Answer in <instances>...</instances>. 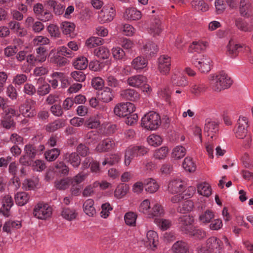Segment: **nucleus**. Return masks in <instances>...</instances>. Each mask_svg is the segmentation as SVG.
I'll return each mask as SVG.
<instances>
[{"mask_svg": "<svg viewBox=\"0 0 253 253\" xmlns=\"http://www.w3.org/2000/svg\"><path fill=\"white\" fill-rule=\"evenodd\" d=\"M37 60L38 62L45 61L47 56V50L43 46H40L36 49Z\"/></svg>", "mask_w": 253, "mask_h": 253, "instance_id": "obj_51", "label": "nucleus"}, {"mask_svg": "<svg viewBox=\"0 0 253 253\" xmlns=\"http://www.w3.org/2000/svg\"><path fill=\"white\" fill-rule=\"evenodd\" d=\"M143 50L145 54L153 56L158 52L157 45L152 42H148L143 46Z\"/></svg>", "mask_w": 253, "mask_h": 253, "instance_id": "obj_32", "label": "nucleus"}, {"mask_svg": "<svg viewBox=\"0 0 253 253\" xmlns=\"http://www.w3.org/2000/svg\"><path fill=\"white\" fill-rule=\"evenodd\" d=\"M148 149L143 146H133L126 149L125 155V164L128 166L135 157L146 155Z\"/></svg>", "mask_w": 253, "mask_h": 253, "instance_id": "obj_4", "label": "nucleus"}, {"mask_svg": "<svg viewBox=\"0 0 253 253\" xmlns=\"http://www.w3.org/2000/svg\"><path fill=\"white\" fill-rule=\"evenodd\" d=\"M211 61L209 58L200 54H194L191 58L192 63L201 73H208L211 70Z\"/></svg>", "mask_w": 253, "mask_h": 253, "instance_id": "obj_6", "label": "nucleus"}, {"mask_svg": "<svg viewBox=\"0 0 253 253\" xmlns=\"http://www.w3.org/2000/svg\"><path fill=\"white\" fill-rule=\"evenodd\" d=\"M161 124V117L155 112H149L141 119V125L142 127L148 130H156Z\"/></svg>", "mask_w": 253, "mask_h": 253, "instance_id": "obj_2", "label": "nucleus"}, {"mask_svg": "<svg viewBox=\"0 0 253 253\" xmlns=\"http://www.w3.org/2000/svg\"><path fill=\"white\" fill-rule=\"evenodd\" d=\"M61 216L65 219L69 221H72L76 218L78 213L76 210L69 208L64 207L61 213Z\"/></svg>", "mask_w": 253, "mask_h": 253, "instance_id": "obj_26", "label": "nucleus"}, {"mask_svg": "<svg viewBox=\"0 0 253 253\" xmlns=\"http://www.w3.org/2000/svg\"><path fill=\"white\" fill-rule=\"evenodd\" d=\"M128 190L129 186L128 185L124 183L121 184L116 188L114 192V195L117 198L120 199L127 193Z\"/></svg>", "mask_w": 253, "mask_h": 253, "instance_id": "obj_39", "label": "nucleus"}, {"mask_svg": "<svg viewBox=\"0 0 253 253\" xmlns=\"http://www.w3.org/2000/svg\"><path fill=\"white\" fill-rule=\"evenodd\" d=\"M46 4L49 7L53 8L55 15H60L63 13L65 10V7L54 0H48L46 1Z\"/></svg>", "mask_w": 253, "mask_h": 253, "instance_id": "obj_21", "label": "nucleus"}, {"mask_svg": "<svg viewBox=\"0 0 253 253\" xmlns=\"http://www.w3.org/2000/svg\"><path fill=\"white\" fill-rule=\"evenodd\" d=\"M131 65L136 70L142 69L147 66V61L142 56H138L133 60Z\"/></svg>", "mask_w": 253, "mask_h": 253, "instance_id": "obj_31", "label": "nucleus"}, {"mask_svg": "<svg viewBox=\"0 0 253 253\" xmlns=\"http://www.w3.org/2000/svg\"><path fill=\"white\" fill-rule=\"evenodd\" d=\"M171 59L166 55H161L158 59V69L163 75H167L170 71Z\"/></svg>", "mask_w": 253, "mask_h": 253, "instance_id": "obj_13", "label": "nucleus"}, {"mask_svg": "<svg viewBox=\"0 0 253 253\" xmlns=\"http://www.w3.org/2000/svg\"><path fill=\"white\" fill-rule=\"evenodd\" d=\"M76 153L80 156L85 157L89 154V148L85 144L80 143L76 148Z\"/></svg>", "mask_w": 253, "mask_h": 253, "instance_id": "obj_57", "label": "nucleus"}, {"mask_svg": "<svg viewBox=\"0 0 253 253\" xmlns=\"http://www.w3.org/2000/svg\"><path fill=\"white\" fill-rule=\"evenodd\" d=\"M172 83L174 85L180 86H185L188 84L186 78L183 76L174 75L171 78Z\"/></svg>", "mask_w": 253, "mask_h": 253, "instance_id": "obj_47", "label": "nucleus"}, {"mask_svg": "<svg viewBox=\"0 0 253 253\" xmlns=\"http://www.w3.org/2000/svg\"><path fill=\"white\" fill-rule=\"evenodd\" d=\"M175 253H189V246L183 241H178L175 243L172 247Z\"/></svg>", "mask_w": 253, "mask_h": 253, "instance_id": "obj_23", "label": "nucleus"}, {"mask_svg": "<svg viewBox=\"0 0 253 253\" xmlns=\"http://www.w3.org/2000/svg\"><path fill=\"white\" fill-rule=\"evenodd\" d=\"M94 54L98 58L106 59L109 57L110 51L107 48L104 46H100L94 50Z\"/></svg>", "mask_w": 253, "mask_h": 253, "instance_id": "obj_36", "label": "nucleus"}, {"mask_svg": "<svg viewBox=\"0 0 253 253\" xmlns=\"http://www.w3.org/2000/svg\"><path fill=\"white\" fill-rule=\"evenodd\" d=\"M70 185V180L68 178H63L59 180H56L54 182V186L57 189L59 190L67 189Z\"/></svg>", "mask_w": 253, "mask_h": 253, "instance_id": "obj_58", "label": "nucleus"}, {"mask_svg": "<svg viewBox=\"0 0 253 253\" xmlns=\"http://www.w3.org/2000/svg\"><path fill=\"white\" fill-rule=\"evenodd\" d=\"M93 205L94 201L91 199H87L84 203V211L89 216H93L96 214V210Z\"/></svg>", "mask_w": 253, "mask_h": 253, "instance_id": "obj_25", "label": "nucleus"}, {"mask_svg": "<svg viewBox=\"0 0 253 253\" xmlns=\"http://www.w3.org/2000/svg\"><path fill=\"white\" fill-rule=\"evenodd\" d=\"M29 198V195L26 192H19L15 195V200L18 206H22L28 202Z\"/></svg>", "mask_w": 253, "mask_h": 253, "instance_id": "obj_35", "label": "nucleus"}, {"mask_svg": "<svg viewBox=\"0 0 253 253\" xmlns=\"http://www.w3.org/2000/svg\"><path fill=\"white\" fill-rule=\"evenodd\" d=\"M191 5L195 9L202 11H206L209 9L208 5L203 0H193Z\"/></svg>", "mask_w": 253, "mask_h": 253, "instance_id": "obj_53", "label": "nucleus"}, {"mask_svg": "<svg viewBox=\"0 0 253 253\" xmlns=\"http://www.w3.org/2000/svg\"><path fill=\"white\" fill-rule=\"evenodd\" d=\"M35 103L33 100H26L24 103L19 106L20 112L25 117H34L36 115V112L34 109H32V106Z\"/></svg>", "mask_w": 253, "mask_h": 253, "instance_id": "obj_12", "label": "nucleus"}, {"mask_svg": "<svg viewBox=\"0 0 253 253\" xmlns=\"http://www.w3.org/2000/svg\"><path fill=\"white\" fill-rule=\"evenodd\" d=\"M73 65L77 70H84L87 67V60L84 57H79L74 62Z\"/></svg>", "mask_w": 253, "mask_h": 253, "instance_id": "obj_48", "label": "nucleus"}, {"mask_svg": "<svg viewBox=\"0 0 253 253\" xmlns=\"http://www.w3.org/2000/svg\"><path fill=\"white\" fill-rule=\"evenodd\" d=\"M155 222L163 230H167L171 225V222L168 219L156 218L155 219Z\"/></svg>", "mask_w": 253, "mask_h": 253, "instance_id": "obj_60", "label": "nucleus"}, {"mask_svg": "<svg viewBox=\"0 0 253 253\" xmlns=\"http://www.w3.org/2000/svg\"><path fill=\"white\" fill-rule=\"evenodd\" d=\"M186 234H188L191 237L198 239H203L206 236L204 231L194 226L191 227V228H189L188 232H187Z\"/></svg>", "mask_w": 253, "mask_h": 253, "instance_id": "obj_29", "label": "nucleus"}, {"mask_svg": "<svg viewBox=\"0 0 253 253\" xmlns=\"http://www.w3.org/2000/svg\"><path fill=\"white\" fill-rule=\"evenodd\" d=\"M21 226V223L18 221H8L4 224L2 230L4 232L7 233H11V228H19Z\"/></svg>", "mask_w": 253, "mask_h": 253, "instance_id": "obj_52", "label": "nucleus"}, {"mask_svg": "<svg viewBox=\"0 0 253 253\" xmlns=\"http://www.w3.org/2000/svg\"><path fill=\"white\" fill-rule=\"evenodd\" d=\"M121 96L125 99L135 101L139 98L138 93L133 89H126L121 91Z\"/></svg>", "mask_w": 253, "mask_h": 253, "instance_id": "obj_18", "label": "nucleus"}, {"mask_svg": "<svg viewBox=\"0 0 253 253\" xmlns=\"http://www.w3.org/2000/svg\"><path fill=\"white\" fill-rule=\"evenodd\" d=\"M60 151L58 148H53L45 151L44 153L45 158L47 161H54L59 156Z\"/></svg>", "mask_w": 253, "mask_h": 253, "instance_id": "obj_38", "label": "nucleus"}, {"mask_svg": "<svg viewBox=\"0 0 253 253\" xmlns=\"http://www.w3.org/2000/svg\"><path fill=\"white\" fill-rule=\"evenodd\" d=\"M20 114L12 107L5 108L1 120V125L5 128L9 129L15 127L16 123L13 119L14 116L19 117Z\"/></svg>", "mask_w": 253, "mask_h": 253, "instance_id": "obj_5", "label": "nucleus"}, {"mask_svg": "<svg viewBox=\"0 0 253 253\" xmlns=\"http://www.w3.org/2000/svg\"><path fill=\"white\" fill-rule=\"evenodd\" d=\"M235 24L237 28L242 31L251 32L252 30V28L249 27L248 23L241 18L236 19L235 20Z\"/></svg>", "mask_w": 253, "mask_h": 253, "instance_id": "obj_49", "label": "nucleus"}, {"mask_svg": "<svg viewBox=\"0 0 253 253\" xmlns=\"http://www.w3.org/2000/svg\"><path fill=\"white\" fill-rule=\"evenodd\" d=\"M218 131V125L214 122H208L206 123L204 131L208 133V136L211 135V138L213 137L214 133H216Z\"/></svg>", "mask_w": 253, "mask_h": 253, "instance_id": "obj_27", "label": "nucleus"}, {"mask_svg": "<svg viewBox=\"0 0 253 253\" xmlns=\"http://www.w3.org/2000/svg\"><path fill=\"white\" fill-rule=\"evenodd\" d=\"M104 40L99 37H91L86 41L85 44L88 48H93L96 46L101 45Z\"/></svg>", "mask_w": 253, "mask_h": 253, "instance_id": "obj_55", "label": "nucleus"}, {"mask_svg": "<svg viewBox=\"0 0 253 253\" xmlns=\"http://www.w3.org/2000/svg\"><path fill=\"white\" fill-rule=\"evenodd\" d=\"M137 214L132 211L126 212L124 216L126 223L129 226H134L136 224Z\"/></svg>", "mask_w": 253, "mask_h": 253, "instance_id": "obj_46", "label": "nucleus"}, {"mask_svg": "<svg viewBox=\"0 0 253 253\" xmlns=\"http://www.w3.org/2000/svg\"><path fill=\"white\" fill-rule=\"evenodd\" d=\"M100 123L96 118L94 117H90L86 120L84 125L88 128H96L100 126Z\"/></svg>", "mask_w": 253, "mask_h": 253, "instance_id": "obj_56", "label": "nucleus"}, {"mask_svg": "<svg viewBox=\"0 0 253 253\" xmlns=\"http://www.w3.org/2000/svg\"><path fill=\"white\" fill-rule=\"evenodd\" d=\"M186 149L181 146L176 147L172 153V157L176 159H179L183 157L185 155Z\"/></svg>", "mask_w": 253, "mask_h": 253, "instance_id": "obj_62", "label": "nucleus"}, {"mask_svg": "<svg viewBox=\"0 0 253 253\" xmlns=\"http://www.w3.org/2000/svg\"><path fill=\"white\" fill-rule=\"evenodd\" d=\"M98 134L93 131L88 132L85 137V141L88 145L96 144L98 141Z\"/></svg>", "mask_w": 253, "mask_h": 253, "instance_id": "obj_43", "label": "nucleus"}, {"mask_svg": "<svg viewBox=\"0 0 253 253\" xmlns=\"http://www.w3.org/2000/svg\"><path fill=\"white\" fill-rule=\"evenodd\" d=\"M249 127L248 120L245 117H240L237 122V128L236 137L239 139H243L247 135Z\"/></svg>", "mask_w": 253, "mask_h": 253, "instance_id": "obj_11", "label": "nucleus"}, {"mask_svg": "<svg viewBox=\"0 0 253 253\" xmlns=\"http://www.w3.org/2000/svg\"><path fill=\"white\" fill-rule=\"evenodd\" d=\"M52 214V209L47 204L39 203L33 211L35 217L40 219H46L49 217Z\"/></svg>", "mask_w": 253, "mask_h": 253, "instance_id": "obj_7", "label": "nucleus"}, {"mask_svg": "<svg viewBox=\"0 0 253 253\" xmlns=\"http://www.w3.org/2000/svg\"><path fill=\"white\" fill-rule=\"evenodd\" d=\"M24 152L25 154L34 159L37 154V146L31 144H27L25 146Z\"/></svg>", "mask_w": 253, "mask_h": 253, "instance_id": "obj_54", "label": "nucleus"}, {"mask_svg": "<svg viewBox=\"0 0 253 253\" xmlns=\"http://www.w3.org/2000/svg\"><path fill=\"white\" fill-rule=\"evenodd\" d=\"M146 78L140 75L131 76L128 78L127 82L132 86L138 87L146 81Z\"/></svg>", "mask_w": 253, "mask_h": 253, "instance_id": "obj_20", "label": "nucleus"}, {"mask_svg": "<svg viewBox=\"0 0 253 253\" xmlns=\"http://www.w3.org/2000/svg\"><path fill=\"white\" fill-rule=\"evenodd\" d=\"M147 240L146 243L150 246V248H155L158 243V236L157 233L152 230L149 231L146 235Z\"/></svg>", "mask_w": 253, "mask_h": 253, "instance_id": "obj_22", "label": "nucleus"}, {"mask_svg": "<svg viewBox=\"0 0 253 253\" xmlns=\"http://www.w3.org/2000/svg\"><path fill=\"white\" fill-rule=\"evenodd\" d=\"M115 141L111 138H107L101 141L96 146L98 152H107L112 151L115 147Z\"/></svg>", "mask_w": 253, "mask_h": 253, "instance_id": "obj_14", "label": "nucleus"}, {"mask_svg": "<svg viewBox=\"0 0 253 253\" xmlns=\"http://www.w3.org/2000/svg\"><path fill=\"white\" fill-rule=\"evenodd\" d=\"M194 219L192 216L185 214L180 216L177 219V226L180 231L183 234H186L189 228L193 226Z\"/></svg>", "mask_w": 253, "mask_h": 253, "instance_id": "obj_9", "label": "nucleus"}, {"mask_svg": "<svg viewBox=\"0 0 253 253\" xmlns=\"http://www.w3.org/2000/svg\"><path fill=\"white\" fill-rule=\"evenodd\" d=\"M214 217L213 212L210 210H206L200 217V220L203 223H209Z\"/></svg>", "mask_w": 253, "mask_h": 253, "instance_id": "obj_64", "label": "nucleus"}, {"mask_svg": "<svg viewBox=\"0 0 253 253\" xmlns=\"http://www.w3.org/2000/svg\"><path fill=\"white\" fill-rule=\"evenodd\" d=\"M207 89V87L203 84H196L193 85L191 87V92L195 96H200L204 93Z\"/></svg>", "mask_w": 253, "mask_h": 253, "instance_id": "obj_44", "label": "nucleus"}, {"mask_svg": "<svg viewBox=\"0 0 253 253\" xmlns=\"http://www.w3.org/2000/svg\"><path fill=\"white\" fill-rule=\"evenodd\" d=\"M251 4L249 0H241L240 2V13L242 16L249 17Z\"/></svg>", "mask_w": 253, "mask_h": 253, "instance_id": "obj_34", "label": "nucleus"}, {"mask_svg": "<svg viewBox=\"0 0 253 253\" xmlns=\"http://www.w3.org/2000/svg\"><path fill=\"white\" fill-rule=\"evenodd\" d=\"M100 99L104 102H109L114 98L112 90L108 87L103 88L99 94Z\"/></svg>", "mask_w": 253, "mask_h": 253, "instance_id": "obj_28", "label": "nucleus"}, {"mask_svg": "<svg viewBox=\"0 0 253 253\" xmlns=\"http://www.w3.org/2000/svg\"><path fill=\"white\" fill-rule=\"evenodd\" d=\"M198 193L206 197L210 196L211 194V189L208 183L200 184L197 187Z\"/></svg>", "mask_w": 253, "mask_h": 253, "instance_id": "obj_50", "label": "nucleus"}, {"mask_svg": "<svg viewBox=\"0 0 253 253\" xmlns=\"http://www.w3.org/2000/svg\"><path fill=\"white\" fill-rule=\"evenodd\" d=\"M68 162L75 168L79 167L81 163V159L79 154L76 152H73L69 155Z\"/></svg>", "mask_w": 253, "mask_h": 253, "instance_id": "obj_40", "label": "nucleus"}, {"mask_svg": "<svg viewBox=\"0 0 253 253\" xmlns=\"http://www.w3.org/2000/svg\"><path fill=\"white\" fill-rule=\"evenodd\" d=\"M147 142L151 146H157L161 144L162 138L158 135L151 134L148 137Z\"/></svg>", "mask_w": 253, "mask_h": 253, "instance_id": "obj_59", "label": "nucleus"}, {"mask_svg": "<svg viewBox=\"0 0 253 253\" xmlns=\"http://www.w3.org/2000/svg\"><path fill=\"white\" fill-rule=\"evenodd\" d=\"M207 45V42H193L192 44L190 46V49L198 52L205 50Z\"/></svg>", "mask_w": 253, "mask_h": 253, "instance_id": "obj_63", "label": "nucleus"}, {"mask_svg": "<svg viewBox=\"0 0 253 253\" xmlns=\"http://www.w3.org/2000/svg\"><path fill=\"white\" fill-rule=\"evenodd\" d=\"M61 28L64 34L71 38L75 37V25L74 23L67 21L63 22L61 24Z\"/></svg>", "mask_w": 253, "mask_h": 253, "instance_id": "obj_17", "label": "nucleus"}, {"mask_svg": "<svg viewBox=\"0 0 253 253\" xmlns=\"http://www.w3.org/2000/svg\"><path fill=\"white\" fill-rule=\"evenodd\" d=\"M142 17L141 12L135 7L127 8L124 13L123 17L128 21L138 20Z\"/></svg>", "mask_w": 253, "mask_h": 253, "instance_id": "obj_15", "label": "nucleus"}, {"mask_svg": "<svg viewBox=\"0 0 253 253\" xmlns=\"http://www.w3.org/2000/svg\"><path fill=\"white\" fill-rule=\"evenodd\" d=\"M134 104L130 102L120 103L115 107L114 113L120 117H126L135 111Z\"/></svg>", "mask_w": 253, "mask_h": 253, "instance_id": "obj_8", "label": "nucleus"}, {"mask_svg": "<svg viewBox=\"0 0 253 253\" xmlns=\"http://www.w3.org/2000/svg\"><path fill=\"white\" fill-rule=\"evenodd\" d=\"M210 84L213 91L220 92L222 90L229 88L232 84V81L227 74L221 71L215 77H212Z\"/></svg>", "mask_w": 253, "mask_h": 253, "instance_id": "obj_1", "label": "nucleus"}, {"mask_svg": "<svg viewBox=\"0 0 253 253\" xmlns=\"http://www.w3.org/2000/svg\"><path fill=\"white\" fill-rule=\"evenodd\" d=\"M66 121L64 119H57L54 122L49 123L45 126V130L47 132H54L65 126Z\"/></svg>", "mask_w": 253, "mask_h": 253, "instance_id": "obj_19", "label": "nucleus"}, {"mask_svg": "<svg viewBox=\"0 0 253 253\" xmlns=\"http://www.w3.org/2000/svg\"><path fill=\"white\" fill-rule=\"evenodd\" d=\"M116 15V10L112 6L103 7L99 14L98 19L102 23H109L112 21Z\"/></svg>", "mask_w": 253, "mask_h": 253, "instance_id": "obj_10", "label": "nucleus"}, {"mask_svg": "<svg viewBox=\"0 0 253 253\" xmlns=\"http://www.w3.org/2000/svg\"><path fill=\"white\" fill-rule=\"evenodd\" d=\"M241 44H235L233 40H230L227 46V54L232 58L236 57L238 53V49L242 48Z\"/></svg>", "mask_w": 253, "mask_h": 253, "instance_id": "obj_24", "label": "nucleus"}, {"mask_svg": "<svg viewBox=\"0 0 253 253\" xmlns=\"http://www.w3.org/2000/svg\"><path fill=\"white\" fill-rule=\"evenodd\" d=\"M223 249L222 242L219 238L212 236L207 239L206 247L201 248L198 253H221Z\"/></svg>", "mask_w": 253, "mask_h": 253, "instance_id": "obj_3", "label": "nucleus"}, {"mask_svg": "<svg viewBox=\"0 0 253 253\" xmlns=\"http://www.w3.org/2000/svg\"><path fill=\"white\" fill-rule=\"evenodd\" d=\"M168 151L169 149L167 147H162L161 148L155 150L154 155L155 158L157 159H163L167 156Z\"/></svg>", "mask_w": 253, "mask_h": 253, "instance_id": "obj_61", "label": "nucleus"}, {"mask_svg": "<svg viewBox=\"0 0 253 253\" xmlns=\"http://www.w3.org/2000/svg\"><path fill=\"white\" fill-rule=\"evenodd\" d=\"M194 207V203L191 200L183 202L177 209V211L181 213H185L192 211Z\"/></svg>", "mask_w": 253, "mask_h": 253, "instance_id": "obj_33", "label": "nucleus"}, {"mask_svg": "<svg viewBox=\"0 0 253 253\" xmlns=\"http://www.w3.org/2000/svg\"><path fill=\"white\" fill-rule=\"evenodd\" d=\"M183 168L189 172H194L196 170V166L191 157H187L185 158L182 163Z\"/></svg>", "mask_w": 253, "mask_h": 253, "instance_id": "obj_41", "label": "nucleus"}, {"mask_svg": "<svg viewBox=\"0 0 253 253\" xmlns=\"http://www.w3.org/2000/svg\"><path fill=\"white\" fill-rule=\"evenodd\" d=\"M50 61L56 64L58 66L61 67L65 66L68 62L67 58L63 57L61 54L57 52L54 56L50 58Z\"/></svg>", "mask_w": 253, "mask_h": 253, "instance_id": "obj_37", "label": "nucleus"}, {"mask_svg": "<svg viewBox=\"0 0 253 253\" xmlns=\"http://www.w3.org/2000/svg\"><path fill=\"white\" fill-rule=\"evenodd\" d=\"M183 182L179 179L170 181L168 185V190L171 194H176L182 192L185 188Z\"/></svg>", "mask_w": 253, "mask_h": 253, "instance_id": "obj_16", "label": "nucleus"}, {"mask_svg": "<svg viewBox=\"0 0 253 253\" xmlns=\"http://www.w3.org/2000/svg\"><path fill=\"white\" fill-rule=\"evenodd\" d=\"M160 26L161 21L159 18L156 17L151 18L150 28L155 34L159 35L161 33Z\"/></svg>", "mask_w": 253, "mask_h": 253, "instance_id": "obj_45", "label": "nucleus"}, {"mask_svg": "<svg viewBox=\"0 0 253 253\" xmlns=\"http://www.w3.org/2000/svg\"><path fill=\"white\" fill-rule=\"evenodd\" d=\"M13 204V200L10 196H9V195H7L3 197L2 200V207L6 211V213L3 212V214L4 216L6 217H8L9 216L8 212L10 210Z\"/></svg>", "mask_w": 253, "mask_h": 253, "instance_id": "obj_42", "label": "nucleus"}, {"mask_svg": "<svg viewBox=\"0 0 253 253\" xmlns=\"http://www.w3.org/2000/svg\"><path fill=\"white\" fill-rule=\"evenodd\" d=\"M144 187L145 190L150 193L156 192L159 188L158 184L152 178L146 179L144 181Z\"/></svg>", "mask_w": 253, "mask_h": 253, "instance_id": "obj_30", "label": "nucleus"}]
</instances>
